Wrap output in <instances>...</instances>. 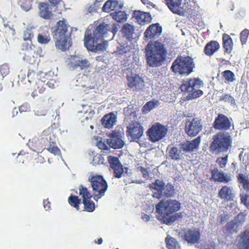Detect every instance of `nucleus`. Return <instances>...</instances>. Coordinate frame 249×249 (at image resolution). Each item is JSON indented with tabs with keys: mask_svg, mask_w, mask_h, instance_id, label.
<instances>
[{
	"mask_svg": "<svg viewBox=\"0 0 249 249\" xmlns=\"http://www.w3.org/2000/svg\"><path fill=\"white\" fill-rule=\"evenodd\" d=\"M145 50L146 62L151 67L160 66L165 59L166 48L163 44L158 41L149 43Z\"/></svg>",
	"mask_w": 249,
	"mask_h": 249,
	"instance_id": "nucleus-1",
	"label": "nucleus"
},
{
	"mask_svg": "<svg viewBox=\"0 0 249 249\" xmlns=\"http://www.w3.org/2000/svg\"><path fill=\"white\" fill-rule=\"evenodd\" d=\"M180 208V203L176 200L161 201L156 206L158 218L166 224H171L176 219L172 214L178 211Z\"/></svg>",
	"mask_w": 249,
	"mask_h": 249,
	"instance_id": "nucleus-2",
	"label": "nucleus"
},
{
	"mask_svg": "<svg viewBox=\"0 0 249 249\" xmlns=\"http://www.w3.org/2000/svg\"><path fill=\"white\" fill-rule=\"evenodd\" d=\"M70 28L65 20H59L57 22V29L55 31L54 35L55 45L57 48L62 51L67 50L71 46L70 37L71 31L68 30Z\"/></svg>",
	"mask_w": 249,
	"mask_h": 249,
	"instance_id": "nucleus-3",
	"label": "nucleus"
},
{
	"mask_svg": "<svg viewBox=\"0 0 249 249\" xmlns=\"http://www.w3.org/2000/svg\"><path fill=\"white\" fill-rule=\"evenodd\" d=\"M210 151L214 154L226 151L231 146V136L227 132H219L213 136Z\"/></svg>",
	"mask_w": 249,
	"mask_h": 249,
	"instance_id": "nucleus-4",
	"label": "nucleus"
},
{
	"mask_svg": "<svg viewBox=\"0 0 249 249\" xmlns=\"http://www.w3.org/2000/svg\"><path fill=\"white\" fill-rule=\"evenodd\" d=\"M204 84L199 78H193L184 81L180 86L182 92L188 93L187 98L188 100L196 98L203 94L202 89Z\"/></svg>",
	"mask_w": 249,
	"mask_h": 249,
	"instance_id": "nucleus-5",
	"label": "nucleus"
},
{
	"mask_svg": "<svg viewBox=\"0 0 249 249\" xmlns=\"http://www.w3.org/2000/svg\"><path fill=\"white\" fill-rule=\"evenodd\" d=\"M94 33L95 30L93 31L92 34L89 31H86L84 38L85 46L88 50L95 52L105 50L108 43L107 41H103V39L107 37H96Z\"/></svg>",
	"mask_w": 249,
	"mask_h": 249,
	"instance_id": "nucleus-6",
	"label": "nucleus"
},
{
	"mask_svg": "<svg viewBox=\"0 0 249 249\" xmlns=\"http://www.w3.org/2000/svg\"><path fill=\"white\" fill-rule=\"evenodd\" d=\"M195 68V63L190 56L178 57L172 64L171 68L176 73L188 75Z\"/></svg>",
	"mask_w": 249,
	"mask_h": 249,
	"instance_id": "nucleus-7",
	"label": "nucleus"
},
{
	"mask_svg": "<svg viewBox=\"0 0 249 249\" xmlns=\"http://www.w3.org/2000/svg\"><path fill=\"white\" fill-rule=\"evenodd\" d=\"M149 186L151 189L157 191L153 193V196L158 199L163 196L166 197L173 196L174 194V187L169 184L165 186V183L160 179L156 180L154 183L150 184Z\"/></svg>",
	"mask_w": 249,
	"mask_h": 249,
	"instance_id": "nucleus-8",
	"label": "nucleus"
},
{
	"mask_svg": "<svg viewBox=\"0 0 249 249\" xmlns=\"http://www.w3.org/2000/svg\"><path fill=\"white\" fill-rule=\"evenodd\" d=\"M167 133V128L160 123L153 124L147 131L149 140L153 142L161 140L166 136Z\"/></svg>",
	"mask_w": 249,
	"mask_h": 249,
	"instance_id": "nucleus-9",
	"label": "nucleus"
},
{
	"mask_svg": "<svg viewBox=\"0 0 249 249\" xmlns=\"http://www.w3.org/2000/svg\"><path fill=\"white\" fill-rule=\"evenodd\" d=\"M91 182V185L93 190L97 193L98 194L94 197V199L96 200L95 197L99 196L98 198L104 196L105 192L107 189L108 185L107 181L103 178L102 176H97L92 177L89 179Z\"/></svg>",
	"mask_w": 249,
	"mask_h": 249,
	"instance_id": "nucleus-10",
	"label": "nucleus"
},
{
	"mask_svg": "<svg viewBox=\"0 0 249 249\" xmlns=\"http://www.w3.org/2000/svg\"><path fill=\"white\" fill-rule=\"evenodd\" d=\"M118 30L117 25L113 24L109 25L105 23L100 24L95 29V36L97 37L102 36L107 37V38L108 35L111 34L112 37L108 38L109 40H112L114 36Z\"/></svg>",
	"mask_w": 249,
	"mask_h": 249,
	"instance_id": "nucleus-11",
	"label": "nucleus"
},
{
	"mask_svg": "<svg viewBox=\"0 0 249 249\" xmlns=\"http://www.w3.org/2000/svg\"><path fill=\"white\" fill-rule=\"evenodd\" d=\"M126 128V134L133 141L137 142L143 134V127L137 122L132 121Z\"/></svg>",
	"mask_w": 249,
	"mask_h": 249,
	"instance_id": "nucleus-12",
	"label": "nucleus"
},
{
	"mask_svg": "<svg viewBox=\"0 0 249 249\" xmlns=\"http://www.w3.org/2000/svg\"><path fill=\"white\" fill-rule=\"evenodd\" d=\"M246 216L245 213H240L233 220L228 222L225 226L228 232L231 233L237 232L245 221Z\"/></svg>",
	"mask_w": 249,
	"mask_h": 249,
	"instance_id": "nucleus-13",
	"label": "nucleus"
},
{
	"mask_svg": "<svg viewBox=\"0 0 249 249\" xmlns=\"http://www.w3.org/2000/svg\"><path fill=\"white\" fill-rule=\"evenodd\" d=\"M68 65L72 69H84L89 66V63L81 55L75 54L69 57Z\"/></svg>",
	"mask_w": 249,
	"mask_h": 249,
	"instance_id": "nucleus-14",
	"label": "nucleus"
},
{
	"mask_svg": "<svg viewBox=\"0 0 249 249\" xmlns=\"http://www.w3.org/2000/svg\"><path fill=\"white\" fill-rule=\"evenodd\" d=\"M202 127L200 120L197 118H194L186 122L185 131L189 136H195L202 129Z\"/></svg>",
	"mask_w": 249,
	"mask_h": 249,
	"instance_id": "nucleus-15",
	"label": "nucleus"
},
{
	"mask_svg": "<svg viewBox=\"0 0 249 249\" xmlns=\"http://www.w3.org/2000/svg\"><path fill=\"white\" fill-rule=\"evenodd\" d=\"M79 195L82 196L83 198V203L84 208L88 212H93L95 209V205L93 201L90 200L91 196L88 191L86 187L82 185L79 187Z\"/></svg>",
	"mask_w": 249,
	"mask_h": 249,
	"instance_id": "nucleus-16",
	"label": "nucleus"
},
{
	"mask_svg": "<svg viewBox=\"0 0 249 249\" xmlns=\"http://www.w3.org/2000/svg\"><path fill=\"white\" fill-rule=\"evenodd\" d=\"M109 138L107 139V144L113 149H120L123 147L124 142L122 139L120 132L114 130L109 135Z\"/></svg>",
	"mask_w": 249,
	"mask_h": 249,
	"instance_id": "nucleus-17",
	"label": "nucleus"
},
{
	"mask_svg": "<svg viewBox=\"0 0 249 249\" xmlns=\"http://www.w3.org/2000/svg\"><path fill=\"white\" fill-rule=\"evenodd\" d=\"M231 123L229 118L223 114H219L215 119L213 124L214 128L226 130L230 128Z\"/></svg>",
	"mask_w": 249,
	"mask_h": 249,
	"instance_id": "nucleus-18",
	"label": "nucleus"
},
{
	"mask_svg": "<svg viewBox=\"0 0 249 249\" xmlns=\"http://www.w3.org/2000/svg\"><path fill=\"white\" fill-rule=\"evenodd\" d=\"M212 178L215 181L227 183L232 180L231 174L226 173L222 171H219L216 168H214L212 171Z\"/></svg>",
	"mask_w": 249,
	"mask_h": 249,
	"instance_id": "nucleus-19",
	"label": "nucleus"
},
{
	"mask_svg": "<svg viewBox=\"0 0 249 249\" xmlns=\"http://www.w3.org/2000/svg\"><path fill=\"white\" fill-rule=\"evenodd\" d=\"M169 9L174 13L182 15L184 10L182 6V0H165Z\"/></svg>",
	"mask_w": 249,
	"mask_h": 249,
	"instance_id": "nucleus-20",
	"label": "nucleus"
},
{
	"mask_svg": "<svg viewBox=\"0 0 249 249\" xmlns=\"http://www.w3.org/2000/svg\"><path fill=\"white\" fill-rule=\"evenodd\" d=\"M218 196L225 201L233 200L235 196L233 188L231 186L225 185L219 190Z\"/></svg>",
	"mask_w": 249,
	"mask_h": 249,
	"instance_id": "nucleus-21",
	"label": "nucleus"
},
{
	"mask_svg": "<svg viewBox=\"0 0 249 249\" xmlns=\"http://www.w3.org/2000/svg\"><path fill=\"white\" fill-rule=\"evenodd\" d=\"M162 31L161 27L157 24H153L149 26L144 33V37L147 39L159 36Z\"/></svg>",
	"mask_w": 249,
	"mask_h": 249,
	"instance_id": "nucleus-22",
	"label": "nucleus"
},
{
	"mask_svg": "<svg viewBox=\"0 0 249 249\" xmlns=\"http://www.w3.org/2000/svg\"><path fill=\"white\" fill-rule=\"evenodd\" d=\"M133 18L136 19L137 22L141 25L148 23L152 20V18L149 13L140 11H134Z\"/></svg>",
	"mask_w": 249,
	"mask_h": 249,
	"instance_id": "nucleus-23",
	"label": "nucleus"
},
{
	"mask_svg": "<svg viewBox=\"0 0 249 249\" xmlns=\"http://www.w3.org/2000/svg\"><path fill=\"white\" fill-rule=\"evenodd\" d=\"M201 139L198 137L195 140L191 141H187L180 144V148L184 152H191L198 148Z\"/></svg>",
	"mask_w": 249,
	"mask_h": 249,
	"instance_id": "nucleus-24",
	"label": "nucleus"
},
{
	"mask_svg": "<svg viewBox=\"0 0 249 249\" xmlns=\"http://www.w3.org/2000/svg\"><path fill=\"white\" fill-rule=\"evenodd\" d=\"M184 238L188 243L195 244L200 239V233L196 229H191L185 232Z\"/></svg>",
	"mask_w": 249,
	"mask_h": 249,
	"instance_id": "nucleus-25",
	"label": "nucleus"
},
{
	"mask_svg": "<svg viewBox=\"0 0 249 249\" xmlns=\"http://www.w3.org/2000/svg\"><path fill=\"white\" fill-rule=\"evenodd\" d=\"M39 16L46 19H50L53 17L52 8L48 3L41 2L38 5Z\"/></svg>",
	"mask_w": 249,
	"mask_h": 249,
	"instance_id": "nucleus-26",
	"label": "nucleus"
},
{
	"mask_svg": "<svg viewBox=\"0 0 249 249\" xmlns=\"http://www.w3.org/2000/svg\"><path fill=\"white\" fill-rule=\"evenodd\" d=\"M127 80L128 86L130 88L139 89H142L144 86L143 80L138 75L128 76Z\"/></svg>",
	"mask_w": 249,
	"mask_h": 249,
	"instance_id": "nucleus-27",
	"label": "nucleus"
},
{
	"mask_svg": "<svg viewBox=\"0 0 249 249\" xmlns=\"http://www.w3.org/2000/svg\"><path fill=\"white\" fill-rule=\"evenodd\" d=\"M102 124L106 128H110L117 122V116L114 113L105 115L102 119Z\"/></svg>",
	"mask_w": 249,
	"mask_h": 249,
	"instance_id": "nucleus-28",
	"label": "nucleus"
},
{
	"mask_svg": "<svg viewBox=\"0 0 249 249\" xmlns=\"http://www.w3.org/2000/svg\"><path fill=\"white\" fill-rule=\"evenodd\" d=\"M123 5L117 0H108L104 4L102 9L104 12L109 13L115 9L122 8Z\"/></svg>",
	"mask_w": 249,
	"mask_h": 249,
	"instance_id": "nucleus-29",
	"label": "nucleus"
},
{
	"mask_svg": "<svg viewBox=\"0 0 249 249\" xmlns=\"http://www.w3.org/2000/svg\"><path fill=\"white\" fill-rule=\"evenodd\" d=\"M220 48L219 43L215 41H211L204 48V53L208 56L213 55Z\"/></svg>",
	"mask_w": 249,
	"mask_h": 249,
	"instance_id": "nucleus-30",
	"label": "nucleus"
},
{
	"mask_svg": "<svg viewBox=\"0 0 249 249\" xmlns=\"http://www.w3.org/2000/svg\"><path fill=\"white\" fill-rule=\"evenodd\" d=\"M238 242L239 249H249V231H246L240 235Z\"/></svg>",
	"mask_w": 249,
	"mask_h": 249,
	"instance_id": "nucleus-31",
	"label": "nucleus"
},
{
	"mask_svg": "<svg viewBox=\"0 0 249 249\" xmlns=\"http://www.w3.org/2000/svg\"><path fill=\"white\" fill-rule=\"evenodd\" d=\"M134 31V26L129 23L124 24L122 29V34L128 39L133 38Z\"/></svg>",
	"mask_w": 249,
	"mask_h": 249,
	"instance_id": "nucleus-32",
	"label": "nucleus"
},
{
	"mask_svg": "<svg viewBox=\"0 0 249 249\" xmlns=\"http://www.w3.org/2000/svg\"><path fill=\"white\" fill-rule=\"evenodd\" d=\"M181 150L180 145H179V147L176 146L171 147L169 150L168 155L169 157L174 160L180 159L183 155Z\"/></svg>",
	"mask_w": 249,
	"mask_h": 249,
	"instance_id": "nucleus-33",
	"label": "nucleus"
},
{
	"mask_svg": "<svg viewBox=\"0 0 249 249\" xmlns=\"http://www.w3.org/2000/svg\"><path fill=\"white\" fill-rule=\"evenodd\" d=\"M168 249H181V246L176 239L168 235L165 239Z\"/></svg>",
	"mask_w": 249,
	"mask_h": 249,
	"instance_id": "nucleus-34",
	"label": "nucleus"
},
{
	"mask_svg": "<svg viewBox=\"0 0 249 249\" xmlns=\"http://www.w3.org/2000/svg\"><path fill=\"white\" fill-rule=\"evenodd\" d=\"M110 16H111L113 19L118 22H124L127 19L126 14L124 11H120L113 12L110 14Z\"/></svg>",
	"mask_w": 249,
	"mask_h": 249,
	"instance_id": "nucleus-35",
	"label": "nucleus"
},
{
	"mask_svg": "<svg viewBox=\"0 0 249 249\" xmlns=\"http://www.w3.org/2000/svg\"><path fill=\"white\" fill-rule=\"evenodd\" d=\"M223 47L225 49V52L227 53H231L233 47V43L231 38L229 36L225 35L223 36Z\"/></svg>",
	"mask_w": 249,
	"mask_h": 249,
	"instance_id": "nucleus-36",
	"label": "nucleus"
},
{
	"mask_svg": "<svg viewBox=\"0 0 249 249\" xmlns=\"http://www.w3.org/2000/svg\"><path fill=\"white\" fill-rule=\"evenodd\" d=\"M238 182L243 185V188L249 191V178L246 174H239L237 177Z\"/></svg>",
	"mask_w": 249,
	"mask_h": 249,
	"instance_id": "nucleus-37",
	"label": "nucleus"
},
{
	"mask_svg": "<svg viewBox=\"0 0 249 249\" xmlns=\"http://www.w3.org/2000/svg\"><path fill=\"white\" fill-rule=\"evenodd\" d=\"M159 105V102L158 100H153L148 102L142 108L143 112L146 113L153 109L156 108Z\"/></svg>",
	"mask_w": 249,
	"mask_h": 249,
	"instance_id": "nucleus-38",
	"label": "nucleus"
},
{
	"mask_svg": "<svg viewBox=\"0 0 249 249\" xmlns=\"http://www.w3.org/2000/svg\"><path fill=\"white\" fill-rule=\"evenodd\" d=\"M114 171V176L117 178H120L124 173H127V168H123L122 164L112 168Z\"/></svg>",
	"mask_w": 249,
	"mask_h": 249,
	"instance_id": "nucleus-39",
	"label": "nucleus"
},
{
	"mask_svg": "<svg viewBox=\"0 0 249 249\" xmlns=\"http://www.w3.org/2000/svg\"><path fill=\"white\" fill-rule=\"evenodd\" d=\"M32 0H19V4L21 8L26 12L32 8Z\"/></svg>",
	"mask_w": 249,
	"mask_h": 249,
	"instance_id": "nucleus-40",
	"label": "nucleus"
},
{
	"mask_svg": "<svg viewBox=\"0 0 249 249\" xmlns=\"http://www.w3.org/2000/svg\"><path fill=\"white\" fill-rule=\"evenodd\" d=\"M48 151L55 155H59L60 154V149L56 146L55 143L50 142L49 145L46 148Z\"/></svg>",
	"mask_w": 249,
	"mask_h": 249,
	"instance_id": "nucleus-41",
	"label": "nucleus"
},
{
	"mask_svg": "<svg viewBox=\"0 0 249 249\" xmlns=\"http://www.w3.org/2000/svg\"><path fill=\"white\" fill-rule=\"evenodd\" d=\"M222 74L225 79L229 82H232L235 80V74L230 70L225 71Z\"/></svg>",
	"mask_w": 249,
	"mask_h": 249,
	"instance_id": "nucleus-42",
	"label": "nucleus"
},
{
	"mask_svg": "<svg viewBox=\"0 0 249 249\" xmlns=\"http://www.w3.org/2000/svg\"><path fill=\"white\" fill-rule=\"evenodd\" d=\"M50 40V37L46 34H39L37 36V41L41 44H47Z\"/></svg>",
	"mask_w": 249,
	"mask_h": 249,
	"instance_id": "nucleus-43",
	"label": "nucleus"
},
{
	"mask_svg": "<svg viewBox=\"0 0 249 249\" xmlns=\"http://www.w3.org/2000/svg\"><path fill=\"white\" fill-rule=\"evenodd\" d=\"M80 199L78 196H71L69 197V202L71 205L73 206L77 210H79L78 204L80 203Z\"/></svg>",
	"mask_w": 249,
	"mask_h": 249,
	"instance_id": "nucleus-44",
	"label": "nucleus"
},
{
	"mask_svg": "<svg viewBox=\"0 0 249 249\" xmlns=\"http://www.w3.org/2000/svg\"><path fill=\"white\" fill-rule=\"evenodd\" d=\"M249 35V30L245 29L240 33V40L242 45L245 44L248 39Z\"/></svg>",
	"mask_w": 249,
	"mask_h": 249,
	"instance_id": "nucleus-45",
	"label": "nucleus"
},
{
	"mask_svg": "<svg viewBox=\"0 0 249 249\" xmlns=\"http://www.w3.org/2000/svg\"><path fill=\"white\" fill-rule=\"evenodd\" d=\"M108 161H109L111 168H113L121 164L117 157L109 156L108 157Z\"/></svg>",
	"mask_w": 249,
	"mask_h": 249,
	"instance_id": "nucleus-46",
	"label": "nucleus"
},
{
	"mask_svg": "<svg viewBox=\"0 0 249 249\" xmlns=\"http://www.w3.org/2000/svg\"><path fill=\"white\" fill-rule=\"evenodd\" d=\"M34 34L31 28H27L23 33V39L24 40L31 41L33 37Z\"/></svg>",
	"mask_w": 249,
	"mask_h": 249,
	"instance_id": "nucleus-47",
	"label": "nucleus"
},
{
	"mask_svg": "<svg viewBox=\"0 0 249 249\" xmlns=\"http://www.w3.org/2000/svg\"><path fill=\"white\" fill-rule=\"evenodd\" d=\"M220 101H223L231 104L234 103V98L229 94H223L220 97Z\"/></svg>",
	"mask_w": 249,
	"mask_h": 249,
	"instance_id": "nucleus-48",
	"label": "nucleus"
},
{
	"mask_svg": "<svg viewBox=\"0 0 249 249\" xmlns=\"http://www.w3.org/2000/svg\"><path fill=\"white\" fill-rule=\"evenodd\" d=\"M0 72L2 78L8 74L9 72V68L8 65L6 64L1 65L0 67Z\"/></svg>",
	"mask_w": 249,
	"mask_h": 249,
	"instance_id": "nucleus-49",
	"label": "nucleus"
},
{
	"mask_svg": "<svg viewBox=\"0 0 249 249\" xmlns=\"http://www.w3.org/2000/svg\"><path fill=\"white\" fill-rule=\"evenodd\" d=\"M216 162L221 168H223L225 167L228 162V156H227L225 157L218 158Z\"/></svg>",
	"mask_w": 249,
	"mask_h": 249,
	"instance_id": "nucleus-50",
	"label": "nucleus"
},
{
	"mask_svg": "<svg viewBox=\"0 0 249 249\" xmlns=\"http://www.w3.org/2000/svg\"><path fill=\"white\" fill-rule=\"evenodd\" d=\"M241 201L249 209V195H240Z\"/></svg>",
	"mask_w": 249,
	"mask_h": 249,
	"instance_id": "nucleus-51",
	"label": "nucleus"
},
{
	"mask_svg": "<svg viewBox=\"0 0 249 249\" xmlns=\"http://www.w3.org/2000/svg\"><path fill=\"white\" fill-rule=\"evenodd\" d=\"M138 170L140 172L144 178H147L149 176V171L147 169H146L143 167L140 166L137 168Z\"/></svg>",
	"mask_w": 249,
	"mask_h": 249,
	"instance_id": "nucleus-52",
	"label": "nucleus"
},
{
	"mask_svg": "<svg viewBox=\"0 0 249 249\" xmlns=\"http://www.w3.org/2000/svg\"><path fill=\"white\" fill-rule=\"evenodd\" d=\"M202 249H220V247L213 242H211L210 244L204 245Z\"/></svg>",
	"mask_w": 249,
	"mask_h": 249,
	"instance_id": "nucleus-53",
	"label": "nucleus"
},
{
	"mask_svg": "<svg viewBox=\"0 0 249 249\" xmlns=\"http://www.w3.org/2000/svg\"><path fill=\"white\" fill-rule=\"evenodd\" d=\"M98 148L103 150H108V145L106 144L104 142H99L97 144Z\"/></svg>",
	"mask_w": 249,
	"mask_h": 249,
	"instance_id": "nucleus-54",
	"label": "nucleus"
},
{
	"mask_svg": "<svg viewBox=\"0 0 249 249\" xmlns=\"http://www.w3.org/2000/svg\"><path fill=\"white\" fill-rule=\"evenodd\" d=\"M36 75V73L35 71L33 70H29L28 74H27V77L28 79V82L31 83L32 81V80L34 79V77Z\"/></svg>",
	"mask_w": 249,
	"mask_h": 249,
	"instance_id": "nucleus-55",
	"label": "nucleus"
},
{
	"mask_svg": "<svg viewBox=\"0 0 249 249\" xmlns=\"http://www.w3.org/2000/svg\"><path fill=\"white\" fill-rule=\"evenodd\" d=\"M230 218L229 215L225 213L220 214L218 217V219L220 222H224Z\"/></svg>",
	"mask_w": 249,
	"mask_h": 249,
	"instance_id": "nucleus-56",
	"label": "nucleus"
},
{
	"mask_svg": "<svg viewBox=\"0 0 249 249\" xmlns=\"http://www.w3.org/2000/svg\"><path fill=\"white\" fill-rule=\"evenodd\" d=\"M150 218V215L145 214L144 213H142V219L143 220L144 222H148L149 221Z\"/></svg>",
	"mask_w": 249,
	"mask_h": 249,
	"instance_id": "nucleus-57",
	"label": "nucleus"
},
{
	"mask_svg": "<svg viewBox=\"0 0 249 249\" xmlns=\"http://www.w3.org/2000/svg\"><path fill=\"white\" fill-rule=\"evenodd\" d=\"M44 91V89L43 88H41L39 90H38V93H42L43 92V91ZM38 92L36 91V90H35L34 91H33L32 93V96L33 97V98H35L36 96H37L38 95Z\"/></svg>",
	"mask_w": 249,
	"mask_h": 249,
	"instance_id": "nucleus-58",
	"label": "nucleus"
},
{
	"mask_svg": "<svg viewBox=\"0 0 249 249\" xmlns=\"http://www.w3.org/2000/svg\"><path fill=\"white\" fill-rule=\"evenodd\" d=\"M29 108V106L28 104L22 105L19 107V110L21 112L22 111H26L27 109Z\"/></svg>",
	"mask_w": 249,
	"mask_h": 249,
	"instance_id": "nucleus-59",
	"label": "nucleus"
},
{
	"mask_svg": "<svg viewBox=\"0 0 249 249\" xmlns=\"http://www.w3.org/2000/svg\"><path fill=\"white\" fill-rule=\"evenodd\" d=\"M49 2L53 6H56L60 3L61 0H48Z\"/></svg>",
	"mask_w": 249,
	"mask_h": 249,
	"instance_id": "nucleus-60",
	"label": "nucleus"
},
{
	"mask_svg": "<svg viewBox=\"0 0 249 249\" xmlns=\"http://www.w3.org/2000/svg\"><path fill=\"white\" fill-rule=\"evenodd\" d=\"M48 86L51 88H54V81L53 80H51L47 83Z\"/></svg>",
	"mask_w": 249,
	"mask_h": 249,
	"instance_id": "nucleus-61",
	"label": "nucleus"
},
{
	"mask_svg": "<svg viewBox=\"0 0 249 249\" xmlns=\"http://www.w3.org/2000/svg\"><path fill=\"white\" fill-rule=\"evenodd\" d=\"M231 206H234V207H235V208H234V210H234V212H235V213H237V211H238L239 210H238V209L236 207V202H233V203H231Z\"/></svg>",
	"mask_w": 249,
	"mask_h": 249,
	"instance_id": "nucleus-62",
	"label": "nucleus"
},
{
	"mask_svg": "<svg viewBox=\"0 0 249 249\" xmlns=\"http://www.w3.org/2000/svg\"><path fill=\"white\" fill-rule=\"evenodd\" d=\"M141 1L144 5H148L151 3L148 0H141Z\"/></svg>",
	"mask_w": 249,
	"mask_h": 249,
	"instance_id": "nucleus-63",
	"label": "nucleus"
},
{
	"mask_svg": "<svg viewBox=\"0 0 249 249\" xmlns=\"http://www.w3.org/2000/svg\"><path fill=\"white\" fill-rule=\"evenodd\" d=\"M45 203H46V201H44V202H43L44 207L46 209V210H47L50 208V205H48V204H45Z\"/></svg>",
	"mask_w": 249,
	"mask_h": 249,
	"instance_id": "nucleus-64",
	"label": "nucleus"
}]
</instances>
